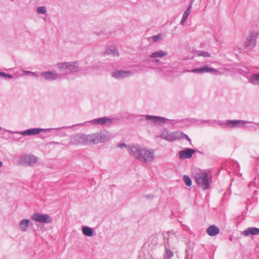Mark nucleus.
<instances>
[{
    "label": "nucleus",
    "mask_w": 259,
    "mask_h": 259,
    "mask_svg": "<svg viewBox=\"0 0 259 259\" xmlns=\"http://www.w3.org/2000/svg\"><path fill=\"white\" fill-rule=\"evenodd\" d=\"M43 129L42 128H31L24 131L21 133V134L23 136L27 135H33L40 133Z\"/></svg>",
    "instance_id": "nucleus-19"
},
{
    "label": "nucleus",
    "mask_w": 259,
    "mask_h": 259,
    "mask_svg": "<svg viewBox=\"0 0 259 259\" xmlns=\"http://www.w3.org/2000/svg\"><path fill=\"white\" fill-rule=\"evenodd\" d=\"M31 71H25V73L28 74H31Z\"/></svg>",
    "instance_id": "nucleus-38"
},
{
    "label": "nucleus",
    "mask_w": 259,
    "mask_h": 259,
    "mask_svg": "<svg viewBox=\"0 0 259 259\" xmlns=\"http://www.w3.org/2000/svg\"><path fill=\"white\" fill-rule=\"evenodd\" d=\"M252 184V183H250L249 184V186L250 187V186Z\"/></svg>",
    "instance_id": "nucleus-41"
},
{
    "label": "nucleus",
    "mask_w": 259,
    "mask_h": 259,
    "mask_svg": "<svg viewBox=\"0 0 259 259\" xmlns=\"http://www.w3.org/2000/svg\"><path fill=\"white\" fill-rule=\"evenodd\" d=\"M119 147L121 148H123V147H126V145L124 143H122V144L119 145Z\"/></svg>",
    "instance_id": "nucleus-34"
},
{
    "label": "nucleus",
    "mask_w": 259,
    "mask_h": 259,
    "mask_svg": "<svg viewBox=\"0 0 259 259\" xmlns=\"http://www.w3.org/2000/svg\"><path fill=\"white\" fill-rule=\"evenodd\" d=\"M188 71L190 72L197 73V74H203V73L202 72V68H196L193 69L191 70Z\"/></svg>",
    "instance_id": "nucleus-30"
},
{
    "label": "nucleus",
    "mask_w": 259,
    "mask_h": 259,
    "mask_svg": "<svg viewBox=\"0 0 259 259\" xmlns=\"http://www.w3.org/2000/svg\"><path fill=\"white\" fill-rule=\"evenodd\" d=\"M106 53L112 54L114 56H119L118 51L114 46H110L106 50Z\"/></svg>",
    "instance_id": "nucleus-23"
},
{
    "label": "nucleus",
    "mask_w": 259,
    "mask_h": 259,
    "mask_svg": "<svg viewBox=\"0 0 259 259\" xmlns=\"http://www.w3.org/2000/svg\"><path fill=\"white\" fill-rule=\"evenodd\" d=\"M183 181L185 183V184L187 186H190L192 185V181L189 177L184 175L183 176Z\"/></svg>",
    "instance_id": "nucleus-27"
},
{
    "label": "nucleus",
    "mask_w": 259,
    "mask_h": 259,
    "mask_svg": "<svg viewBox=\"0 0 259 259\" xmlns=\"http://www.w3.org/2000/svg\"><path fill=\"white\" fill-rule=\"evenodd\" d=\"M251 121H244L241 120H228L227 125L231 127H240L243 125L245 123H251Z\"/></svg>",
    "instance_id": "nucleus-12"
},
{
    "label": "nucleus",
    "mask_w": 259,
    "mask_h": 259,
    "mask_svg": "<svg viewBox=\"0 0 259 259\" xmlns=\"http://www.w3.org/2000/svg\"><path fill=\"white\" fill-rule=\"evenodd\" d=\"M256 125L259 127V122L255 123Z\"/></svg>",
    "instance_id": "nucleus-40"
},
{
    "label": "nucleus",
    "mask_w": 259,
    "mask_h": 259,
    "mask_svg": "<svg viewBox=\"0 0 259 259\" xmlns=\"http://www.w3.org/2000/svg\"><path fill=\"white\" fill-rule=\"evenodd\" d=\"M193 2V0H191L189 6L186 9V10H185V11L184 12V13L183 15L182 18L180 22L181 24H182V25H184L186 19H187V18L188 17V16L190 13V10L192 8Z\"/></svg>",
    "instance_id": "nucleus-17"
},
{
    "label": "nucleus",
    "mask_w": 259,
    "mask_h": 259,
    "mask_svg": "<svg viewBox=\"0 0 259 259\" xmlns=\"http://www.w3.org/2000/svg\"><path fill=\"white\" fill-rule=\"evenodd\" d=\"M206 232L209 236H214L219 233L220 230L217 226L211 225L208 227Z\"/></svg>",
    "instance_id": "nucleus-18"
},
{
    "label": "nucleus",
    "mask_w": 259,
    "mask_h": 259,
    "mask_svg": "<svg viewBox=\"0 0 259 259\" xmlns=\"http://www.w3.org/2000/svg\"><path fill=\"white\" fill-rule=\"evenodd\" d=\"M3 165V162L0 161V167H1Z\"/></svg>",
    "instance_id": "nucleus-39"
},
{
    "label": "nucleus",
    "mask_w": 259,
    "mask_h": 259,
    "mask_svg": "<svg viewBox=\"0 0 259 259\" xmlns=\"http://www.w3.org/2000/svg\"><path fill=\"white\" fill-rule=\"evenodd\" d=\"M109 138V134L107 131L88 135L89 145L103 142L108 140Z\"/></svg>",
    "instance_id": "nucleus-3"
},
{
    "label": "nucleus",
    "mask_w": 259,
    "mask_h": 259,
    "mask_svg": "<svg viewBox=\"0 0 259 259\" xmlns=\"http://www.w3.org/2000/svg\"><path fill=\"white\" fill-rule=\"evenodd\" d=\"M82 233L87 236L91 237L93 235V230L92 228L85 226L83 227L82 229Z\"/></svg>",
    "instance_id": "nucleus-24"
},
{
    "label": "nucleus",
    "mask_w": 259,
    "mask_h": 259,
    "mask_svg": "<svg viewBox=\"0 0 259 259\" xmlns=\"http://www.w3.org/2000/svg\"><path fill=\"white\" fill-rule=\"evenodd\" d=\"M131 71L118 70L112 73V76L116 78H124L133 75Z\"/></svg>",
    "instance_id": "nucleus-13"
},
{
    "label": "nucleus",
    "mask_w": 259,
    "mask_h": 259,
    "mask_svg": "<svg viewBox=\"0 0 259 259\" xmlns=\"http://www.w3.org/2000/svg\"><path fill=\"white\" fill-rule=\"evenodd\" d=\"M29 225V221L28 219H23L19 223V226L21 230L23 232H25L27 230Z\"/></svg>",
    "instance_id": "nucleus-21"
},
{
    "label": "nucleus",
    "mask_w": 259,
    "mask_h": 259,
    "mask_svg": "<svg viewBox=\"0 0 259 259\" xmlns=\"http://www.w3.org/2000/svg\"><path fill=\"white\" fill-rule=\"evenodd\" d=\"M167 55V52L162 50H159L155 51L152 53L150 57L151 58H162Z\"/></svg>",
    "instance_id": "nucleus-20"
},
{
    "label": "nucleus",
    "mask_w": 259,
    "mask_h": 259,
    "mask_svg": "<svg viewBox=\"0 0 259 259\" xmlns=\"http://www.w3.org/2000/svg\"><path fill=\"white\" fill-rule=\"evenodd\" d=\"M40 75L46 79L49 80H56L59 77V75L57 73L51 71L42 72L41 73Z\"/></svg>",
    "instance_id": "nucleus-15"
},
{
    "label": "nucleus",
    "mask_w": 259,
    "mask_h": 259,
    "mask_svg": "<svg viewBox=\"0 0 259 259\" xmlns=\"http://www.w3.org/2000/svg\"><path fill=\"white\" fill-rule=\"evenodd\" d=\"M146 197H147V198H152V197H153V196H151V195H146Z\"/></svg>",
    "instance_id": "nucleus-37"
},
{
    "label": "nucleus",
    "mask_w": 259,
    "mask_h": 259,
    "mask_svg": "<svg viewBox=\"0 0 259 259\" xmlns=\"http://www.w3.org/2000/svg\"><path fill=\"white\" fill-rule=\"evenodd\" d=\"M145 119L152 123L157 124L164 123L166 121V119L163 117L152 115H146Z\"/></svg>",
    "instance_id": "nucleus-11"
},
{
    "label": "nucleus",
    "mask_w": 259,
    "mask_h": 259,
    "mask_svg": "<svg viewBox=\"0 0 259 259\" xmlns=\"http://www.w3.org/2000/svg\"><path fill=\"white\" fill-rule=\"evenodd\" d=\"M2 130V127L0 126V131Z\"/></svg>",
    "instance_id": "nucleus-42"
},
{
    "label": "nucleus",
    "mask_w": 259,
    "mask_h": 259,
    "mask_svg": "<svg viewBox=\"0 0 259 259\" xmlns=\"http://www.w3.org/2000/svg\"><path fill=\"white\" fill-rule=\"evenodd\" d=\"M194 180L197 185L204 190L209 189L211 183V177L205 170H201L195 174Z\"/></svg>",
    "instance_id": "nucleus-2"
},
{
    "label": "nucleus",
    "mask_w": 259,
    "mask_h": 259,
    "mask_svg": "<svg viewBox=\"0 0 259 259\" xmlns=\"http://www.w3.org/2000/svg\"><path fill=\"white\" fill-rule=\"evenodd\" d=\"M181 138L182 137H185V138L186 139L188 140L190 142H191V139L189 138V137L187 135L182 133H181Z\"/></svg>",
    "instance_id": "nucleus-33"
},
{
    "label": "nucleus",
    "mask_w": 259,
    "mask_h": 259,
    "mask_svg": "<svg viewBox=\"0 0 259 259\" xmlns=\"http://www.w3.org/2000/svg\"><path fill=\"white\" fill-rule=\"evenodd\" d=\"M152 39L154 41L156 42L159 40L161 39V34H158L152 36Z\"/></svg>",
    "instance_id": "nucleus-31"
},
{
    "label": "nucleus",
    "mask_w": 259,
    "mask_h": 259,
    "mask_svg": "<svg viewBox=\"0 0 259 259\" xmlns=\"http://www.w3.org/2000/svg\"><path fill=\"white\" fill-rule=\"evenodd\" d=\"M201 68L203 73L205 72H210L213 74H217L219 72L218 70L212 67H209L207 66H205Z\"/></svg>",
    "instance_id": "nucleus-25"
},
{
    "label": "nucleus",
    "mask_w": 259,
    "mask_h": 259,
    "mask_svg": "<svg viewBox=\"0 0 259 259\" xmlns=\"http://www.w3.org/2000/svg\"><path fill=\"white\" fill-rule=\"evenodd\" d=\"M249 82L253 85H259V73L252 75L249 79Z\"/></svg>",
    "instance_id": "nucleus-22"
},
{
    "label": "nucleus",
    "mask_w": 259,
    "mask_h": 259,
    "mask_svg": "<svg viewBox=\"0 0 259 259\" xmlns=\"http://www.w3.org/2000/svg\"><path fill=\"white\" fill-rule=\"evenodd\" d=\"M258 36V32L256 31L251 32L248 35L246 41L245 42V47L252 48L254 47L256 43V38Z\"/></svg>",
    "instance_id": "nucleus-9"
},
{
    "label": "nucleus",
    "mask_w": 259,
    "mask_h": 259,
    "mask_svg": "<svg viewBox=\"0 0 259 259\" xmlns=\"http://www.w3.org/2000/svg\"><path fill=\"white\" fill-rule=\"evenodd\" d=\"M128 150L131 155L145 162L152 161L154 159V151L152 149L142 148L139 145H133Z\"/></svg>",
    "instance_id": "nucleus-1"
},
{
    "label": "nucleus",
    "mask_w": 259,
    "mask_h": 259,
    "mask_svg": "<svg viewBox=\"0 0 259 259\" xmlns=\"http://www.w3.org/2000/svg\"><path fill=\"white\" fill-rule=\"evenodd\" d=\"M36 12L38 14H45L47 12V8L45 6L38 7L36 8Z\"/></svg>",
    "instance_id": "nucleus-26"
},
{
    "label": "nucleus",
    "mask_w": 259,
    "mask_h": 259,
    "mask_svg": "<svg viewBox=\"0 0 259 259\" xmlns=\"http://www.w3.org/2000/svg\"><path fill=\"white\" fill-rule=\"evenodd\" d=\"M0 76L3 77H8L9 78H12V76L11 74L6 73L3 72H0Z\"/></svg>",
    "instance_id": "nucleus-32"
},
{
    "label": "nucleus",
    "mask_w": 259,
    "mask_h": 259,
    "mask_svg": "<svg viewBox=\"0 0 259 259\" xmlns=\"http://www.w3.org/2000/svg\"><path fill=\"white\" fill-rule=\"evenodd\" d=\"M70 144L72 145H89L88 135L78 134L71 138Z\"/></svg>",
    "instance_id": "nucleus-5"
},
{
    "label": "nucleus",
    "mask_w": 259,
    "mask_h": 259,
    "mask_svg": "<svg viewBox=\"0 0 259 259\" xmlns=\"http://www.w3.org/2000/svg\"><path fill=\"white\" fill-rule=\"evenodd\" d=\"M31 74L34 75V76H38V74H37V73L36 72H31Z\"/></svg>",
    "instance_id": "nucleus-35"
},
{
    "label": "nucleus",
    "mask_w": 259,
    "mask_h": 259,
    "mask_svg": "<svg viewBox=\"0 0 259 259\" xmlns=\"http://www.w3.org/2000/svg\"><path fill=\"white\" fill-rule=\"evenodd\" d=\"M57 66L60 71L64 72L65 74L77 71L79 69L78 63L76 62L59 63Z\"/></svg>",
    "instance_id": "nucleus-4"
},
{
    "label": "nucleus",
    "mask_w": 259,
    "mask_h": 259,
    "mask_svg": "<svg viewBox=\"0 0 259 259\" xmlns=\"http://www.w3.org/2000/svg\"><path fill=\"white\" fill-rule=\"evenodd\" d=\"M181 133L178 132H169L167 130L162 131L160 137L162 139L168 141H174L181 138Z\"/></svg>",
    "instance_id": "nucleus-7"
},
{
    "label": "nucleus",
    "mask_w": 259,
    "mask_h": 259,
    "mask_svg": "<svg viewBox=\"0 0 259 259\" xmlns=\"http://www.w3.org/2000/svg\"><path fill=\"white\" fill-rule=\"evenodd\" d=\"M173 255V252L169 249L166 248L164 252V257L166 258H169Z\"/></svg>",
    "instance_id": "nucleus-29"
},
{
    "label": "nucleus",
    "mask_w": 259,
    "mask_h": 259,
    "mask_svg": "<svg viewBox=\"0 0 259 259\" xmlns=\"http://www.w3.org/2000/svg\"><path fill=\"white\" fill-rule=\"evenodd\" d=\"M197 55L198 56H202L205 58L209 57L210 56V55L208 52L204 51H198L197 53Z\"/></svg>",
    "instance_id": "nucleus-28"
},
{
    "label": "nucleus",
    "mask_w": 259,
    "mask_h": 259,
    "mask_svg": "<svg viewBox=\"0 0 259 259\" xmlns=\"http://www.w3.org/2000/svg\"><path fill=\"white\" fill-rule=\"evenodd\" d=\"M154 62L156 63H159L160 61L159 59L155 58V59L154 60Z\"/></svg>",
    "instance_id": "nucleus-36"
},
{
    "label": "nucleus",
    "mask_w": 259,
    "mask_h": 259,
    "mask_svg": "<svg viewBox=\"0 0 259 259\" xmlns=\"http://www.w3.org/2000/svg\"><path fill=\"white\" fill-rule=\"evenodd\" d=\"M37 161V157L32 155H23L19 161L20 164L26 166H32Z\"/></svg>",
    "instance_id": "nucleus-6"
},
{
    "label": "nucleus",
    "mask_w": 259,
    "mask_h": 259,
    "mask_svg": "<svg viewBox=\"0 0 259 259\" xmlns=\"http://www.w3.org/2000/svg\"><path fill=\"white\" fill-rule=\"evenodd\" d=\"M195 152V150L193 149L187 148L185 150H181L179 152V158L183 159H189L192 155Z\"/></svg>",
    "instance_id": "nucleus-10"
},
{
    "label": "nucleus",
    "mask_w": 259,
    "mask_h": 259,
    "mask_svg": "<svg viewBox=\"0 0 259 259\" xmlns=\"http://www.w3.org/2000/svg\"><path fill=\"white\" fill-rule=\"evenodd\" d=\"M242 234L244 236L250 235H255L259 234V229L255 227H249L242 232Z\"/></svg>",
    "instance_id": "nucleus-16"
},
{
    "label": "nucleus",
    "mask_w": 259,
    "mask_h": 259,
    "mask_svg": "<svg viewBox=\"0 0 259 259\" xmlns=\"http://www.w3.org/2000/svg\"><path fill=\"white\" fill-rule=\"evenodd\" d=\"M112 122V119L107 117H103L95 119L92 121L94 124L101 125H109Z\"/></svg>",
    "instance_id": "nucleus-14"
},
{
    "label": "nucleus",
    "mask_w": 259,
    "mask_h": 259,
    "mask_svg": "<svg viewBox=\"0 0 259 259\" xmlns=\"http://www.w3.org/2000/svg\"><path fill=\"white\" fill-rule=\"evenodd\" d=\"M31 219L39 223L49 224L52 222V219L48 214L34 213L32 214Z\"/></svg>",
    "instance_id": "nucleus-8"
}]
</instances>
